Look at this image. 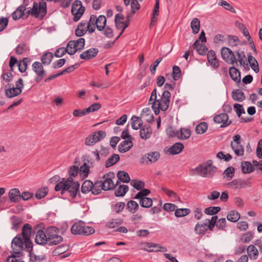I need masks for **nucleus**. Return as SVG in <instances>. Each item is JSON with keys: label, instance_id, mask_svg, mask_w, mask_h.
Instances as JSON below:
<instances>
[{"label": "nucleus", "instance_id": "1", "mask_svg": "<svg viewBox=\"0 0 262 262\" xmlns=\"http://www.w3.org/2000/svg\"><path fill=\"white\" fill-rule=\"evenodd\" d=\"M47 13V3L45 0H40L38 4L34 2L32 9L28 10L26 13L23 19H27L31 15L35 18H38L40 20L43 19Z\"/></svg>", "mask_w": 262, "mask_h": 262}, {"label": "nucleus", "instance_id": "2", "mask_svg": "<svg viewBox=\"0 0 262 262\" xmlns=\"http://www.w3.org/2000/svg\"><path fill=\"white\" fill-rule=\"evenodd\" d=\"M48 239V245L50 246L56 245L63 241V237L58 235L59 230L55 226H50L46 230Z\"/></svg>", "mask_w": 262, "mask_h": 262}, {"label": "nucleus", "instance_id": "3", "mask_svg": "<svg viewBox=\"0 0 262 262\" xmlns=\"http://www.w3.org/2000/svg\"><path fill=\"white\" fill-rule=\"evenodd\" d=\"M106 133L104 131L98 130L89 135L85 140V144L87 146H93L96 143L105 138Z\"/></svg>", "mask_w": 262, "mask_h": 262}, {"label": "nucleus", "instance_id": "4", "mask_svg": "<svg viewBox=\"0 0 262 262\" xmlns=\"http://www.w3.org/2000/svg\"><path fill=\"white\" fill-rule=\"evenodd\" d=\"M242 139L239 135L236 134L233 137V141L231 142V148L237 156H242L244 153V147L241 144Z\"/></svg>", "mask_w": 262, "mask_h": 262}, {"label": "nucleus", "instance_id": "5", "mask_svg": "<svg viewBox=\"0 0 262 262\" xmlns=\"http://www.w3.org/2000/svg\"><path fill=\"white\" fill-rule=\"evenodd\" d=\"M221 54L222 58L228 63L233 64L237 63L238 60L236 58L234 53L229 48L224 47L221 49Z\"/></svg>", "mask_w": 262, "mask_h": 262}, {"label": "nucleus", "instance_id": "6", "mask_svg": "<svg viewBox=\"0 0 262 262\" xmlns=\"http://www.w3.org/2000/svg\"><path fill=\"white\" fill-rule=\"evenodd\" d=\"M42 63L39 61H35L32 64V70L36 74L35 80L37 83L39 82L46 75L43 68Z\"/></svg>", "mask_w": 262, "mask_h": 262}, {"label": "nucleus", "instance_id": "7", "mask_svg": "<svg viewBox=\"0 0 262 262\" xmlns=\"http://www.w3.org/2000/svg\"><path fill=\"white\" fill-rule=\"evenodd\" d=\"M216 169V167L215 166L207 168L206 167H203L202 164H200L194 169L197 171L201 172L200 176L209 178L213 176Z\"/></svg>", "mask_w": 262, "mask_h": 262}, {"label": "nucleus", "instance_id": "8", "mask_svg": "<svg viewBox=\"0 0 262 262\" xmlns=\"http://www.w3.org/2000/svg\"><path fill=\"white\" fill-rule=\"evenodd\" d=\"M213 121L216 123H222L221 128L226 127L232 123L231 120H229V116L227 113H223L215 116Z\"/></svg>", "mask_w": 262, "mask_h": 262}, {"label": "nucleus", "instance_id": "9", "mask_svg": "<svg viewBox=\"0 0 262 262\" xmlns=\"http://www.w3.org/2000/svg\"><path fill=\"white\" fill-rule=\"evenodd\" d=\"M11 84L8 83L5 85V94L7 97L11 98L17 96L21 93V88H11Z\"/></svg>", "mask_w": 262, "mask_h": 262}, {"label": "nucleus", "instance_id": "10", "mask_svg": "<svg viewBox=\"0 0 262 262\" xmlns=\"http://www.w3.org/2000/svg\"><path fill=\"white\" fill-rule=\"evenodd\" d=\"M41 224H38L35 226L34 231H33L31 226L29 223L24 224L22 228V232L21 235L23 236V239H29L30 238L31 235L32 233H34L35 231L37 230Z\"/></svg>", "mask_w": 262, "mask_h": 262}, {"label": "nucleus", "instance_id": "11", "mask_svg": "<svg viewBox=\"0 0 262 262\" xmlns=\"http://www.w3.org/2000/svg\"><path fill=\"white\" fill-rule=\"evenodd\" d=\"M170 97L171 93L169 91H164L161 99H158L157 103L158 104V102H160V105H162V107L166 108V111H167L169 106Z\"/></svg>", "mask_w": 262, "mask_h": 262}, {"label": "nucleus", "instance_id": "12", "mask_svg": "<svg viewBox=\"0 0 262 262\" xmlns=\"http://www.w3.org/2000/svg\"><path fill=\"white\" fill-rule=\"evenodd\" d=\"M145 245L146 247L149 248L145 249V250L148 252L159 251L165 252L167 251V249L166 247L162 246L159 244L147 242L145 243Z\"/></svg>", "mask_w": 262, "mask_h": 262}, {"label": "nucleus", "instance_id": "13", "mask_svg": "<svg viewBox=\"0 0 262 262\" xmlns=\"http://www.w3.org/2000/svg\"><path fill=\"white\" fill-rule=\"evenodd\" d=\"M207 60L210 66L215 69H217L220 66L219 60L216 56L215 52L210 50L207 54Z\"/></svg>", "mask_w": 262, "mask_h": 262}, {"label": "nucleus", "instance_id": "14", "mask_svg": "<svg viewBox=\"0 0 262 262\" xmlns=\"http://www.w3.org/2000/svg\"><path fill=\"white\" fill-rule=\"evenodd\" d=\"M48 239L46 232L41 229L37 231L35 242L36 244L40 245H45L48 244Z\"/></svg>", "mask_w": 262, "mask_h": 262}, {"label": "nucleus", "instance_id": "15", "mask_svg": "<svg viewBox=\"0 0 262 262\" xmlns=\"http://www.w3.org/2000/svg\"><path fill=\"white\" fill-rule=\"evenodd\" d=\"M98 52L99 50L97 48H91L80 54V58L82 59L88 60L96 57Z\"/></svg>", "mask_w": 262, "mask_h": 262}, {"label": "nucleus", "instance_id": "16", "mask_svg": "<svg viewBox=\"0 0 262 262\" xmlns=\"http://www.w3.org/2000/svg\"><path fill=\"white\" fill-rule=\"evenodd\" d=\"M79 186L80 184L78 181H76L75 184L67 186L66 187H68L67 191L70 193V196L72 199H75L77 194L80 197V194L79 192Z\"/></svg>", "mask_w": 262, "mask_h": 262}, {"label": "nucleus", "instance_id": "17", "mask_svg": "<svg viewBox=\"0 0 262 262\" xmlns=\"http://www.w3.org/2000/svg\"><path fill=\"white\" fill-rule=\"evenodd\" d=\"M133 140L125 139L122 141L118 146V151L124 153L130 150L133 146Z\"/></svg>", "mask_w": 262, "mask_h": 262}, {"label": "nucleus", "instance_id": "18", "mask_svg": "<svg viewBox=\"0 0 262 262\" xmlns=\"http://www.w3.org/2000/svg\"><path fill=\"white\" fill-rule=\"evenodd\" d=\"M8 195L11 203H18L20 201V193L18 188L11 189Z\"/></svg>", "mask_w": 262, "mask_h": 262}, {"label": "nucleus", "instance_id": "19", "mask_svg": "<svg viewBox=\"0 0 262 262\" xmlns=\"http://www.w3.org/2000/svg\"><path fill=\"white\" fill-rule=\"evenodd\" d=\"M248 182L241 179H234L231 182H228L226 184V185L228 187H231L233 186H235V189H240L244 188L248 185Z\"/></svg>", "mask_w": 262, "mask_h": 262}, {"label": "nucleus", "instance_id": "20", "mask_svg": "<svg viewBox=\"0 0 262 262\" xmlns=\"http://www.w3.org/2000/svg\"><path fill=\"white\" fill-rule=\"evenodd\" d=\"M84 222L79 221L75 223L71 227V231L73 234H81L83 231Z\"/></svg>", "mask_w": 262, "mask_h": 262}, {"label": "nucleus", "instance_id": "21", "mask_svg": "<svg viewBox=\"0 0 262 262\" xmlns=\"http://www.w3.org/2000/svg\"><path fill=\"white\" fill-rule=\"evenodd\" d=\"M151 133V128L149 125L145 124L140 128V136L142 139L146 140L148 139L150 137Z\"/></svg>", "mask_w": 262, "mask_h": 262}, {"label": "nucleus", "instance_id": "22", "mask_svg": "<svg viewBox=\"0 0 262 262\" xmlns=\"http://www.w3.org/2000/svg\"><path fill=\"white\" fill-rule=\"evenodd\" d=\"M26 7L22 4L19 6L11 14L13 20H17L25 15Z\"/></svg>", "mask_w": 262, "mask_h": 262}, {"label": "nucleus", "instance_id": "23", "mask_svg": "<svg viewBox=\"0 0 262 262\" xmlns=\"http://www.w3.org/2000/svg\"><path fill=\"white\" fill-rule=\"evenodd\" d=\"M184 146L181 142H176L173 144L168 150L171 155H176L180 154L184 149Z\"/></svg>", "mask_w": 262, "mask_h": 262}, {"label": "nucleus", "instance_id": "24", "mask_svg": "<svg viewBox=\"0 0 262 262\" xmlns=\"http://www.w3.org/2000/svg\"><path fill=\"white\" fill-rule=\"evenodd\" d=\"M230 78L235 82L239 83L241 82V73L235 67L232 66L229 70Z\"/></svg>", "mask_w": 262, "mask_h": 262}, {"label": "nucleus", "instance_id": "25", "mask_svg": "<svg viewBox=\"0 0 262 262\" xmlns=\"http://www.w3.org/2000/svg\"><path fill=\"white\" fill-rule=\"evenodd\" d=\"M131 126L135 130L142 128L143 125L141 118L135 115L133 116L131 118Z\"/></svg>", "mask_w": 262, "mask_h": 262}, {"label": "nucleus", "instance_id": "26", "mask_svg": "<svg viewBox=\"0 0 262 262\" xmlns=\"http://www.w3.org/2000/svg\"><path fill=\"white\" fill-rule=\"evenodd\" d=\"M241 168L243 173H250L255 170V167L249 161H243L241 163Z\"/></svg>", "mask_w": 262, "mask_h": 262}, {"label": "nucleus", "instance_id": "27", "mask_svg": "<svg viewBox=\"0 0 262 262\" xmlns=\"http://www.w3.org/2000/svg\"><path fill=\"white\" fill-rule=\"evenodd\" d=\"M207 223L201 224L198 223L194 227L195 233L197 234L203 235L208 229Z\"/></svg>", "mask_w": 262, "mask_h": 262}, {"label": "nucleus", "instance_id": "28", "mask_svg": "<svg viewBox=\"0 0 262 262\" xmlns=\"http://www.w3.org/2000/svg\"><path fill=\"white\" fill-rule=\"evenodd\" d=\"M94 187L93 183L91 180H86L82 183L81 187V191L83 193H87L90 191L92 192V188Z\"/></svg>", "mask_w": 262, "mask_h": 262}, {"label": "nucleus", "instance_id": "29", "mask_svg": "<svg viewBox=\"0 0 262 262\" xmlns=\"http://www.w3.org/2000/svg\"><path fill=\"white\" fill-rule=\"evenodd\" d=\"M120 156L118 154H113L112 156L108 158L105 163V167L108 168L116 163H117L120 160Z\"/></svg>", "mask_w": 262, "mask_h": 262}, {"label": "nucleus", "instance_id": "30", "mask_svg": "<svg viewBox=\"0 0 262 262\" xmlns=\"http://www.w3.org/2000/svg\"><path fill=\"white\" fill-rule=\"evenodd\" d=\"M104 180L103 182V187L101 189H103L104 191L110 190L114 189L116 187V185H114L113 180L111 178H103Z\"/></svg>", "mask_w": 262, "mask_h": 262}, {"label": "nucleus", "instance_id": "31", "mask_svg": "<svg viewBox=\"0 0 262 262\" xmlns=\"http://www.w3.org/2000/svg\"><path fill=\"white\" fill-rule=\"evenodd\" d=\"M85 10L84 7H80L78 9H73V12H71L72 14L74 16L73 21L75 22L78 21L83 14Z\"/></svg>", "mask_w": 262, "mask_h": 262}, {"label": "nucleus", "instance_id": "32", "mask_svg": "<svg viewBox=\"0 0 262 262\" xmlns=\"http://www.w3.org/2000/svg\"><path fill=\"white\" fill-rule=\"evenodd\" d=\"M232 97L234 100L239 102L245 99V94L240 90H234L232 92Z\"/></svg>", "mask_w": 262, "mask_h": 262}, {"label": "nucleus", "instance_id": "33", "mask_svg": "<svg viewBox=\"0 0 262 262\" xmlns=\"http://www.w3.org/2000/svg\"><path fill=\"white\" fill-rule=\"evenodd\" d=\"M106 25V18L104 15H101L97 17L96 28L99 31L104 30Z\"/></svg>", "mask_w": 262, "mask_h": 262}, {"label": "nucleus", "instance_id": "34", "mask_svg": "<svg viewBox=\"0 0 262 262\" xmlns=\"http://www.w3.org/2000/svg\"><path fill=\"white\" fill-rule=\"evenodd\" d=\"M248 62L252 70L256 73H257L259 71L258 62L250 54L248 55Z\"/></svg>", "mask_w": 262, "mask_h": 262}, {"label": "nucleus", "instance_id": "35", "mask_svg": "<svg viewBox=\"0 0 262 262\" xmlns=\"http://www.w3.org/2000/svg\"><path fill=\"white\" fill-rule=\"evenodd\" d=\"M247 252L250 259H256L258 256V251L255 247L253 245H250L247 247Z\"/></svg>", "mask_w": 262, "mask_h": 262}, {"label": "nucleus", "instance_id": "36", "mask_svg": "<svg viewBox=\"0 0 262 262\" xmlns=\"http://www.w3.org/2000/svg\"><path fill=\"white\" fill-rule=\"evenodd\" d=\"M69 246L67 244H62L57 247L53 251V256L60 255L68 250Z\"/></svg>", "mask_w": 262, "mask_h": 262}, {"label": "nucleus", "instance_id": "37", "mask_svg": "<svg viewBox=\"0 0 262 262\" xmlns=\"http://www.w3.org/2000/svg\"><path fill=\"white\" fill-rule=\"evenodd\" d=\"M53 58V54L50 52H47L42 54L41 57V63L44 66H47L51 63Z\"/></svg>", "mask_w": 262, "mask_h": 262}, {"label": "nucleus", "instance_id": "38", "mask_svg": "<svg viewBox=\"0 0 262 262\" xmlns=\"http://www.w3.org/2000/svg\"><path fill=\"white\" fill-rule=\"evenodd\" d=\"M24 241L23 238H21V235L18 234L13 239L12 241L11 248L14 250V248H13V245H14V246L19 247L21 250H23L24 249Z\"/></svg>", "mask_w": 262, "mask_h": 262}, {"label": "nucleus", "instance_id": "39", "mask_svg": "<svg viewBox=\"0 0 262 262\" xmlns=\"http://www.w3.org/2000/svg\"><path fill=\"white\" fill-rule=\"evenodd\" d=\"M128 191V187L126 185H120L115 191V195L117 197H123Z\"/></svg>", "mask_w": 262, "mask_h": 262}, {"label": "nucleus", "instance_id": "40", "mask_svg": "<svg viewBox=\"0 0 262 262\" xmlns=\"http://www.w3.org/2000/svg\"><path fill=\"white\" fill-rule=\"evenodd\" d=\"M103 182L102 180L96 181L93 183L94 187L92 188V193L94 195H97L100 194L103 189H101L103 187Z\"/></svg>", "mask_w": 262, "mask_h": 262}, {"label": "nucleus", "instance_id": "41", "mask_svg": "<svg viewBox=\"0 0 262 262\" xmlns=\"http://www.w3.org/2000/svg\"><path fill=\"white\" fill-rule=\"evenodd\" d=\"M118 180L123 183H128L130 181V177L128 173L124 171L119 170L117 173Z\"/></svg>", "mask_w": 262, "mask_h": 262}, {"label": "nucleus", "instance_id": "42", "mask_svg": "<svg viewBox=\"0 0 262 262\" xmlns=\"http://www.w3.org/2000/svg\"><path fill=\"white\" fill-rule=\"evenodd\" d=\"M235 174V168L233 166L228 167L224 171V177L226 178L227 181L231 180L234 177Z\"/></svg>", "mask_w": 262, "mask_h": 262}, {"label": "nucleus", "instance_id": "43", "mask_svg": "<svg viewBox=\"0 0 262 262\" xmlns=\"http://www.w3.org/2000/svg\"><path fill=\"white\" fill-rule=\"evenodd\" d=\"M150 193V190L148 189L143 188L133 198L134 199L140 200L147 198V196Z\"/></svg>", "mask_w": 262, "mask_h": 262}, {"label": "nucleus", "instance_id": "44", "mask_svg": "<svg viewBox=\"0 0 262 262\" xmlns=\"http://www.w3.org/2000/svg\"><path fill=\"white\" fill-rule=\"evenodd\" d=\"M240 218V214L236 211L231 210L227 215V220L231 222H236Z\"/></svg>", "mask_w": 262, "mask_h": 262}, {"label": "nucleus", "instance_id": "45", "mask_svg": "<svg viewBox=\"0 0 262 262\" xmlns=\"http://www.w3.org/2000/svg\"><path fill=\"white\" fill-rule=\"evenodd\" d=\"M74 44L76 47L73 51V53H76L78 51L82 50L85 46V39L84 38H80L76 40H74Z\"/></svg>", "mask_w": 262, "mask_h": 262}, {"label": "nucleus", "instance_id": "46", "mask_svg": "<svg viewBox=\"0 0 262 262\" xmlns=\"http://www.w3.org/2000/svg\"><path fill=\"white\" fill-rule=\"evenodd\" d=\"M126 208L130 212L134 213L138 210L139 206L136 201L130 200L126 204Z\"/></svg>", "mask_w": 262, "mask_h": 262}, {"label": "nucleus", "instance_id": "47", "mask_svg": "<svg viewBox=\"0 0 262 262\" xmlns=\"http://www.w3.org/2000/svg\"><path fill=\"white\" fill-rule=\"evenodd\" d=\"M192 29V33L194 34H197L200 30V21L198 18H194L192 19L190 24Z\"/></svg>", "mask_w": 262, "mask_h": 262}, {"label": "nucleus", "instance_id": "48", "mask_svg": "<svg viewBox=\"0 0 262 262\" xmlns=\"http://www.w3.org/2000/svg\"><path fill=\"white\" fill-rule=\"evenodd\" d=\"M208 128V124L206 122H201L195 128L197 134H203L206 132Z\"/></svg>", "mask_w": 262, "mask_h": 262}, {"label": "nucleus", "instance_id": "49", "mask_svg": "<svg viewBox=\"0 0 262 262\" xmlns=\"http://www.w3.org/2000/svg\"><path fill=\"white\" fill-rule=\"evenodd\" d=\"M178 138L181 140L187 139L191 136V130L189 129L181 128L179 130Z\"/></svg>", "mask_w": 262, "mask_h": 262}, {"label": "nucleus", "instance_id": "50", "mask_svg": "<svg viewBox=\"0 0 262 262\" xmlns=\"http://www.w3.org/2000/svg\"><path fill=\"white\" fill-rule=\"evenodd\" d=\"M191 212L189 208H179L175 210L174 215L177 217H182L189 214Z\"/></svg>", "mask_w": 262, "mask_h": 262}, {"label": "nucleus", "instance_id": "51", "mask_svg": "<svg viewBox=\"0 0 262 262\" xmlns=\"http://www.w3.org/2000/svg\"><path fill=\"white\" fill-rule=\"evenodd\" d=\"M48 193L47 187H42L37 190L35 193V197L38 200L45 198Z\"/></svg>", "mask_w": 262, "mask_h": 262}, {"label": "nucleus", "instance_id": "52", "mask_svg": "<svg viewBox=\"0 0 262 262\" xmlns=\"http://www.w3.org/2000/svg\"><path fill=\"white\" fill-rule=\"evenodd\" d=\"M79 171L80 174L83 175V179H85L90 173V166L86 163H83L79 169Z\"/></svg>", "mask_w": 262, "mask_h": 262}, {"label": "nucleus", "instance_id": "53", "mask_svg": "<svg viewBox=\"0 0 262 262\" xmlns=\"http://www.w3.org/2000/svg\"><path fill=\"white\" fill-rule=\"evenodd\" d=\"M221 208L219 206H212L209 207L205 209L204 212L205 214L210 215H216L219 211H220Z\"/></svg>", "mask_w": 262, "mask_h": 262}, {"label": "nucleus", "instance_id": "54", "mask_svg": "<svg viewBox=\"0 0 262 262\" xmlns=\"http://www.w3.org/2000/svg\"><path fill=\"white\" fill-rule=\"evenodd\" d=\"M150 104H151V108L156 115L160 114V110L163 112L166 111V108L162 107V105H160V102H158V104L157 102H151Z\"/></svg>", "mask_w": 262, "mask_h": 262}, {"label": "nucleus", "instance_id": "55", "mask_svg": "<svg viewBox=\"0 0 262 262\" xmlns=\"http://www.w3.org/2000/svg\"><path fill=\"white\" fill-rule=\"evenodd\" d=\"M130 185L133 186L137 190H140L145 186V183L141 180L133 179L130 181Z\"/></svg>", "mask_w": 262, "mask_h": 262}, {"label": "nucleus", "instance_id": "56", "mask_svg": "<svg viewBox=\"0 0 262 262\" xmlns=\"http://www.w3.org/2000/svg\"><path fill=\"white\" fill-rule=\"evenodd\" d=\"M30 61L31 59L30 58L28 57H24L22 60L23 64H21V61L19 62L18 67L19 72L21 73H24L26 72L28 67L27 62Z\"/></svg>", "mask_w": 262, "mask_h": 262}, {"label": "nucleus", "instance_id": "57", "mask_svg": "<svg viewBox=\"0 0 262 262\" xmlns=\"http://www.w3.org/2000/svg\"><path fill=\"white\" fill-rule=\"evenodd\" d=\"M182 76V72L179 67L173 66L172 67V77L174 80L176 81L179 79Z\"/></svg>", "mask_w": 262, "mask_h": 262}, {"label": "nucleus", "instance_id": "58", "mask_svg": "<svg viewBox=\"0 0 262 262\" xmlns=\"http://www.w3.org/2000/svg\"><path fill=\"white\" fill-rule=\"evenodd\" d=\"M229 45L234 47L238 45L239 39L237 36L229 35L227 36Z\"/></svg>", "mask_w": 262, "mask_h": 262}, {"label": "nucleus", "instance_id": "59", "mask_svg": "<svg viewBox=\"0 0 262 262\" xmlns=\"http://www.w3.org/2000/svg\"><path fill=\"white\" fill-rule=\"evenodd\" d=\"M125 207V203L122 202H117L112 206V209L116 213H119L122 212Z\"/></svg>", "mask_w": 262, "mask_h": 262}, {"label": "nucleus", "instance_id": "60", "mask_svg": "<svg viewBox=\"0 0 262 262\" xmlns=\"http://www.w3.org/2000/svg\"><path fill=\"white\" fill-rule=\"evenodd\" d=\"M147 155L150 163L156 162L160 157V154L158 151H151L148 153Z\"/></svg>", "mask_w": 262, "mask_h": 262}, {"label": "nucleus", "instance_id": "61", "mask_svg": "<svg viewBox=\"0 0 262 262\" xmlns=\"http://www.w3.org/2000/svg\"><path fill=\"white\" fill-rule=\"evenodd\" d=\"M140 205L143 208H149L152 205V200L150 198L139 200Z\"/></svg>", "mask_w": 262, "mask_h": 262}, {"label": "nucleus", "instance_id": "62", "mask_svg": "<svg viewBox=\"0 0 262 262\" xmlns=\"http://www.w3.org/2000/svg\"><path fill=\"white\" fill-rule=\"evenodd\" d=\"M162 190L164 191L169 197L175 199H178L180 201V196L177 194V193L173 190H169L166 187H162Z\"/></svg>", "mask_w": 262, "mask_h": 262}, {"label": "nucleus", "instance_id": "63", "mask_svg": "<svg viewBox=\"0 0 262 262\" xmlns=\"http://www.w3.org/2000/svg\"><path fill=\"white\" fill-rule=\"evenodd\" d=\"M254 233L252 231H248L244 233L242 238L241 241L244 243H247L251 241L253 237Z\"/></svg>", "mask_w": 262, "mask_h": 262}, {"label": "nucleus", "instance_id": "64", "mask_svg": "<svg viewBox=\"0 0 262 262\" xmlns=\"http://www.w3.org/2000/svg\"><path fill=\"white\" fill-rule=\"evenodd\" d=\"M233 108L238 117H241L242 114L245 113L244 107L242 104L235 103L233 105Z\"/></svg>", "mask_w": 262, "mask_h": 262}]
</instances>
